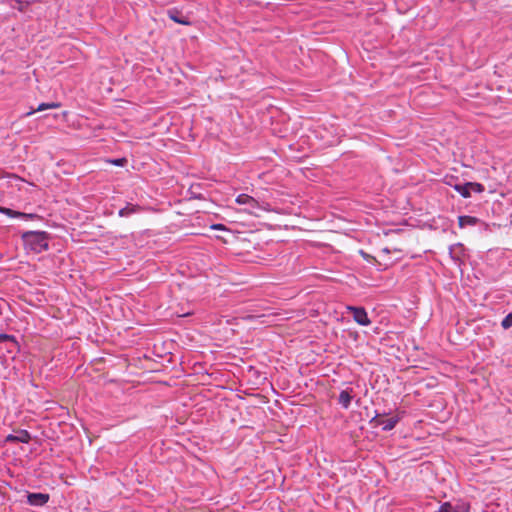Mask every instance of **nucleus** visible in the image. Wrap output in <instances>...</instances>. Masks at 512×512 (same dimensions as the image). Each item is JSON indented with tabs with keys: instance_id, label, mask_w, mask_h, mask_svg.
<instances>
[{
	"instance_id": "nucleus-15",
	"label": "nucleus",
	"mask_w": 512,
	"mask_h": 512,
	"mask_svg": "<svg viewBox=\"0 0 512 512\" xmlns=\"http://www.w3.org/2000/svg\"><path fill=\"white\" fill-rule=\"evenodd\" d=\"M469 189L471 190V192L480 193L484 190V187L479 183L469 182Z\"/></svg>"
},
{
	"instance_id": "nucleus-9",
	"label": "nucleus",
	"mask_w": 512,
	"mask_h": 512,
	"mask_svg": "<svg viewBox=\"0 0 512 512\" xmlns=\"http://www.w3.org/2000/svg\"><path fill=\"white\" fill-rule=\"evenodd\" d=\"M1 211L10 217H18V218L23 219L24 221H29V220L33 221L34 218L36 217L34 214L21 213V212H17V211L8 209V208H3V209H1Z\"/></svg>"
},
{
	"instance_id": "nucleus-3",
	"label": "nucleus",
	"mask_w": 512,
	"mask_h": 512,
	"mask_svg": "<svg viewBox=\"0 0 512 512\" xmlns=\"http://www.w3.org/2000/svg\"><path fill=\"white\" fill-rule=\"evenodd\" d=\"M347 311L352 314L354 321L361 326H369L371 320L363 307L347 306Z\"/></svg>"
},
{
	"instance_id": "nucleus-4",
	"label": "nucleus",
	"mask_w": 512,
	"mask_h": 512,
	"mask_svg": "<svg viewBox=\"0 0 512 512\" xmlns=\"http://www.w3.org/2000/svg\"><path fill=\"white\" fill-rule=\"evenodd\" d=\"M380 414H376L371 420L370 423L374 426H381L384 431H390L394 429V427L397 425V423L400 421L401 416L398 414L396 416L390 417L387 420H382L379 418Z\"/></svg>"
},
{
	"instance_id": "nucleus-17",
	"label": "nucleus",
	"mask_w": 512,
	"mask_h": 512,
	"mask_svg": "<svg viewBox=\"0 0 512 512\" xmlns=\"http://www.w3.org/2000/svg\"><path fill=\"white\" fill-rule=\"evenodd\" d=\"M474 223V220L470 217H459V224L460 225H463V224H473Z\"/></svg>"
},
{
	"instance_id": "nucleus-2",
	"label": "nucleus",
	"mask_w": 512,
	"mask_h": 512,
	"mask_svg": "<svg viewBox=\"0 0 512 512\" xmlns=\"http://www.w3.org/2000/svg\"><path fill=\"white\" fill-rule=\"evenodd\" d=\"M236 202L239 205H246L247 208L245 210L248 213H251L254 215H258V212L262 210V207L259 205L258 201L247 194L238 195L236 198Z\"/></svg>"
},
{
	"instance_id": "nucleus-14",
	"label": "nucleus",
	"mask_w": 512,
	"mask_h": 512,
	"mask_svg": "<svg viewBox=\"0 0 512 512\" xmlns=\"http://www.w3.org/2000/svg\"><path fill=\"white\" fill-rule=\"evenodd\" d=\"M2 342H11L13 345H17L14 336L8 334H0V343Z\"/></svg>"
},
{
	"instance_id": "nucleus-8",
	"label": "nucleus",
	"mask_w": 512,
	"mask_h": 512,
	"mask_svg": "<svg viewBox=\"0 0 512 512\" xmlns=\"http://www.w3.org/2000/svg\"><path fill=\"white\" fill-rule=\"evenodd\" d=\"M353 389L347 388L345 390H342L338 397V403L344 408L348 409L351 405V401L353 399Z\"/></svg>"
},
{
	"instance_id": "nucleus-13",
	"label": "nucleus",
	"mask_w": 512,
	"mask_h": 512,
	"mask_svg": "<svg viewBox=\"0 0 512 512\" xmlns=\"http://www.w3.org/2000/svg\"><path fill=\"white\" fill-rule=\"evenodd\" d=\"M504 329H509L512 326V312H510L501 322Z\"/></svg>"
},
{
	"instance_id": "nucleus-12",
	"label": "nucleus",
	"mask_w": 512,
	"mask_h": 512,
	"mask_svg": "<svg viewBox=\"0 0 512 512\" xmlns=\"http://www.w3.org/2000/svg\"><path fill=\"white\" fill-rule=\"evenodd\" d=\"M455 189L464 197L468 198L471 195V190L469 189V183H466L465 185H457L455 186Z\"/></svg>"
},
{
	"instance_id": "nucleus-10",
	"label": "nucleus",
	"mask_w": 512,
	"mask_h": 512,
	"mask_svg": "<svg viewBox=\"0 0 512 512\" xmlns=\"http://www.w3.org/2000/svg\"><path fill=\"white\" fill-rule=\"evenodd\" d=\"M61 106L58 102L41 103L36 109L31 110L25 114L26 117L33 115L35 112L44 111L46 109H57Z\"/></svg>"
},
{
	"instance_id": "nucleus-18",
	"label": "nucleus",
	"mask_w": 512,
	"mask_h": 512,
	"mask_svg": "<svg viewBox=\"0 0 512 512\" xmlns=\"http://www.w3.org/2000/svg\"><path fill=\"white\" fill-rule=\"evenodd\" d=\"M402 231V229H397V230H390L388 232H384L385 235H388L390 232H395V233H400Z\"/></svg>"
},
{
	"instance_id": "nucleus-16",
	"label": "nucleus",
	"mask_w": 512,
	"mask_h": 512,
	"mask_svg": "<svg viewBox=\"0 0 512 512\" xmlns=\"http://www.w3.org/2000/svg\"><path fill=\"white\" fill-rule=\"evenodd\" d=\"M109 162L116 166H124L127 163V159L126 158H118V159H114V160H109Z\"/></svg>"
},
{
	"instance_id": "nucleus-7",
	"label": "nucleus",
	"mask_w": 512,
	"mask_h": 512,
	"mask_svg": "<svg viewBox=\"0 0 512 512\" xmlns=\"http://www.w3.org/2000/svg\"><path fill=\"white\" fill-rule=\"evenodd\" d=\"M50 499L47 493H28L27 502L31 506L42 507L48 503Z\"/></svg>"
},
{
	"instance_id": "nucleus-1",
	"label": "nucleus",
	"mask_w": 512,
	"mask_h": 512,
	"mask_svg": "<svg viewBox=\"0 0 512 512\" xmlns=\"http://www.w3.org/2000/svg\"><path fill=\"white\" fill-rule=\"evenodd\" d=\"M25 248L34 252L41 253L49 247L50 236L44 231H27L22 234Z\"/></svg>"
},
{
	"instance_id": "nucleus-5",
	"label": "nucleus",
	"mask_w": 512,
	"mask_h": 512,
	"mask_svg": "<svg viewBox=\"0 0 512 512\" xmlns=\"http://www.w3.org/2000/svg\"><path fill=\"white\" fill-rule=\"evenodd\" d=\"M210 230L212 232H219V233H215L213 235H210V237H215L221 241H223L224 243H229L231 242V240L233 238H235V235L234 233L228 229L226 226H209Z\"/></svg>"
},
{
	"instance_id": "nucleus-6",
	"label": "nucleus",
	"mask_w": 512,
	"mask_h": 512,
	"mask_svg": "<svg viewBox=\"0 0 512 512\" xmlns=\"http://www.w3.org/2000/svg\"><path fill=\"white\" fill-rule=\"evenodd\" d=\"M16 434H9L5 437L4 443H29L32 439L31 434L24 429H18L15 431Z\"/></svg>"
},
{
	"instance_id": "nucleus-11",
	"label": "nucleus",
	"mask_w": 512,
	"mask_h": 512,
	"mask_svg": "<svg viewBox=\"0 0 512 512\" xmlns=\"http://www.w3.org/2000/svg\"><path fill=\"white\" fill-rule=\"evenodd\" d=\"M168 15H169V18L176 23H179L182 25H190V22L188 20L178 17V11H176V10H170L168 12Z\"/></svg>"
}]
</instances>
